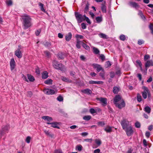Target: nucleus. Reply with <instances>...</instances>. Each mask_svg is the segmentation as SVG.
I'll return each instance as SVG.
<instances>
[{"mask_svg": "<svg viewBox=\"0 0 153 153\" xmlns=\"http://www.w3.org/2000/svg\"><path fill=\"white\" fill-rule=\"evenodd\" d=\"M104 130L107 132H110L112 131L111 127L109 126H107L105 128Z\"/></svg>", "mask_w": 153, "mask_h": 153, "instance_id": "38", "label": "nucleus"}, {"mask_svg": "<svg viewBox=\"0 0 153 153\" xmlns=\"http://www.w3.org/2000/svg\"><path fill=\"white\" fill-rule=\"evenodd\" d=\"M96 20L97 22L100 23L102 21V18L100 16L96 17Z\"/></svg>", "mask_w": 153, "mask_h": 153, "instance_id": "41", "label": "nucleus"}, {"mask_svg": "<svg viewBox=\"0 0 153 153\" xmlns=\"http://www.w3.org/2000/svg\"><path fill=\"white\" fill-rule=\"evenodd\" d=\"M120 91V88L118 87H114L113 91V93L115 94H117Z\"/></svg>", "mask_w": 153, "mask_h": 153, "instance_id": "24", "label": "nucleus"}, {"mask_svg": "<svg viewBox=\"0 0 153 153\" xmlns=\"http://www.w3.org/2000/svg\"><path fill=\"white\" fill-rule=\"evenodd\" d=\"M27 76L29 80L31 82H33L34 81L35 79L33 76L30 74H27Z\"/></svg>", "mask_w": 153, "mask_h": 153, "instance_id": "23", "label": "nucleus"}, {"mask_svg": "<svg viewBox=\"0 0 153 153\" xmlns=\"http://www.w3.org/2000/svg\"><path fill=\"white\" fill-rule=\"evenodd\" d=\"M130 5L132 6V7L135 8L139 7V6L138 4L135 2L130 1L129 3Z\"/></svg>", "mask_w": 153, "mask_h": 153, "instance_id": "20", "label": "nucleus"}, {"mask_svg": "<svg viewBox=\"0 0 153 153\" xmlns=\"http://www.w3.org/2000/svg\"><path fill=\"white\" fill-rule=\"evenodd\" d=\"M145 90H144L142 92V96L144 99H146L147 98V89H148L147 88L144 87Z\"/></svg>", "mask_w": 153, "mask_h": 153, "instance_id": "17", "label": "nucleus"}, {"mask_svg": "<svg viewBox=\"0 0 153 153\" xmlns=\"http://www.w3.org/2000/svg\"><path fill=\"white\" fill-rule=\"evenodd\" d=\"M105 72L104 70H102L100 73V76L102 78V79H105Z\"/></svg>", "mask_w": 153, "mask_h": 153, "instance_id": "33", "label": "nucleus"}, {"mask_svg": "<svg viewBox=\"0 0 153 153\" xmlns=\"http://www.w3.org/2000/svg\"><path fill=\"white\" fill-rule=\"evenodd\" d=\"M123 130L125 131L127 135L128 136H131L134 133L132 127L131 125Z\"/></svg>", "mask_w": 153, "mask_h": 153, "instance_id": "4", "label": "nucleus"}, {"mask_svg": "<svg viewBox=\"0 0 153 153\" xmlns=\"http://www.w3.org/2000/svg\"><path fill=\"white\" fill-rule=\"evenodd\" d=\"M10 68L11 71L13 70L15 67V62L13 58L12 59L10 62Z\"/></svg>", "mask_w": 153, "mask_h": 153, "instance_id": "14", "label": "nucleus"}, {"mask_svg": "<svg viewBox=\"0 0 153 153\" xmlns=\"http://www.w3.org/2000/svg\"><path fill=\"white\" fill-rule=\"evenodd\" d=\"M72 34L71 32H69L68 34H66L65 36V40L67 41H69L71 39L72 37Z\"/></svg>", "mask_w": 153, "mask_h": 153, "instance_id": "18", "label": "nucleus"}, {"mask_svg": "<svg viewBox=\"0 0 153 153\" xmlns=\"http://www.w3.org/2000/svg\"><path fill=\"white\" fill-rule=\"evenodd\" d=\"M10 127L8 125L3 126L0 132V137H1L2 135L5 134L6 133H7Z\"/></svg>", "mask_w": 153, "mask_h": 153, "instance_id": "3", "label": "nucleus"}, {"mask_svg": "<svg viewBox=\"0 0 153 153\" xmlns=\"http://www.w3.org/2000/svg\"><path fill=\"white\" fill-rule=\"evenodd\" d=\"M100 58L102 59V61H103L105 59V56L103 54H101L100 55Z\"/></svg>", "mask_w": 153, "mask_h": 153, "instance_id": "55", "label": "nucleus"}, {"mask_svg": "<svg viewBox=\"0 0 153 153\" xmlns=\"http://www.w3.org/2000/svg\"><path fill=\"white\" fill-rule=\"evenodd\" d=\"M75 15L78 23H81L83 21L85 20L84 18L81 14H79L77 12H75Z\"/></svg>", "mask_w": 153, "mask_h": 153, "instance_id": "6", "label": "nucleus"}, {"mask_svg": "<svg viewBox=\"0 0 153 153\" xmlns=\"http://www.w3.org/2000/svg\"><path fill=\"white\" fill-rule=\"evenodd\" d=\"M39 5L40 7L41 10L43 11H45V10L44 9V7H43L44 4H42L41 3L39 2Z\"/></svg>", "mask_w": 153, "mask_h": 153, "instance_id": "43", "label": "nucleus"}, {"mask_svg": "<svg viewBox=\"0 0 153 153\" xmlns=\"http://www.w3.org/2000/svg\"><path fill=\"white\" fill-rule=\"evenodd\" d=\"M120 39L123 41H124L126 39V36L124 35H122L120 36Z\"/></svg>", "mask_w": 153, "mask_h": 153, "instance_id": "48", "label": "nucleus"}, {"mask_svg": "<svg viewBox=\"0 0 153 153\" xmlns=\"http://www.w3.org/2000/svg\"><path fill=\"white\" fill-rule=\"evenodd\" d=\"M122 100V97L120 95H116L114 99V102L115 104L117 103V102L120 100Z\"/></svg>", "mask_w": 153, "mask_h": 153, "instance_id": "13", "label": "nucleus"}, {"mask_svg": "<svg viewBox=\"0 0 153 153\" xmlns=\"http://www.w3.org/2000/svg\"><path fill=\"white\" fill-rule=\"evenodd\" d=\"M103 82L101 81H96L91 80L89 82V83L90 84H101Z\"/></svg>", "mask_w": 153, "mask_h": 153, "instance_id": "22", "label": "nucleus"}, {"mask_svg": "<svg viewBox=\"0 0 153 153\" xmlns=\"http://www.w3.org/2000/svg\"><path fill=\"white\" fill-rule=\"evenodd\" d=\"M76 37L77 38H79L80 39H82L83 38V37L82 36L80 35L77 34L76 36Z\"/></svg>", "mask_w": 153, "mask_h": 153, "instance_id": "61", "label": "nucleus"}, {"mask_svg": "<svg viewBox=\"0 0 153 153\" xmlns=\"http://www.w3.org/2000/svg\"><path fill=\"white\" fill-rule=\"evenodd\" d=\"M44 132L46 135L50 137H52L53 136V135L52 134L51 132H49V131H47L46 130H44Z\"/></svg>", "mask_w": 153, "mask_h": 153, "instance_id": "27", "label": "nucleus"}, {"mask_svg": "<svg viewBox=\"0 0 153 153\" xmlns=\"http://www.w3.org/2000/svg\"><path fill=\"white\" fill-rule=\"evenodd\" d=\"M115 105L119 109L124 107L126 105L125 102L123 99L121 100V102L120 104L117 103Z\"/></svg>", "mask_w": 153, "mask_h": 153, "instance_id": "11", "label": "nucleus"}, {"mask_svg": "<svg viewBox=\"0 0 153 153\" xmlns=\"http://www.w3.org/2000/svg\"><path fill=\"white\" fill-rule=\"evenodd\" d=\"M137 100L138 102H140L142 101V99L141 95L140 94H137Z\"/></svg>", "mask_w": 153, "mask_h": 153, "instance_id": "39", "label": "nucleus"}, {"mask_svg": "<svg viewBox=\"0 0 153 153\" xmlns=\"http://www.w3.org/2000/svg\"><path fill=\"white\" fill-rule=\"evenodd\" d=\"M22 19L23 20V24L24 26V29H27L30 27L31 25V18L28 15L25 14L22 16Z\"/></svg>", "mask_w": 153, "mask_h": 153, "instance_id": "1", "label": "nucleus"}, {"mask_svg": "<svg viewBox=\"0 0 153 153\" xmlns=\"http://www.w3.org/2000/svg\"><path fill=\"white\" fill-rule=\"evenodd\" d=\"M54 153H63L61 149H56L55 150Z\"/></svg>", "mask_w": 153, "mask_h": 153, "instance_id": "56", "label": "nucleus"}, {"mask_svg": "<svg viewBox=\"0 0 153 153\" xmlns=\"http://www.w3.org/2000/svg\"><path fill=\"white\" fill-rule=\"evenodd\" d=\"M31 139V137H30L27 136L25 140V141L27 143H29L30 142Z\"/></svg>", "mask_w": 153, "mask_h": 153, "instance_id": "47", "label": "nucleus"}, {"mask_svg": "<svg viewBox=\"0 0 153 153\" xmlns=\"http://www.w3.org/2000/svg\"><path fill=\"white\" fill-rule=\"evenodd\" d=\"M62 79L63 81L67 82H71V81L70 79L65 77H63Z\"/></svg>", "mask_w": 153, "mask_h": 153, "instance_id": "32", "label": "nucleus"}, {"mask_svg": "<svg viewBox=\"0 0 153 153\" xmlns=\"http://www.w3.org/2000/svg\"><path fill=\"white\" fill-rule=\"evenodd\" d=\"M138 15L141 17V18L143 20H145L146 19L145 16L143 15V14L141 10L139 11Z\"/></svg>", "mask_w": 153, "mask_h": 153, "instance_id": "31", "label": "nucleus"}, {"mask_svg": "<svg viewBox=\"0 0 153 153\" xmlns=\"http://www.w3.org/2000/svg\"><path fill=\"white\" fill-rule=\"evenodd\" d=\"M144 111L148 114H149L150 113L151 111V108L148 106H146L144 109Z\"/></svg>", "mask_w": 153, "mask_h": 153, "instance_id": "25", "label": "nucleus"}, {"mask_svg": "<svg viewBox=\"0 0 153 153\" xmlns=\"http://www.w3.org/2000/svg\"><path fill=\"white\" fill-rule=\"evenodd\" d=\"M52 80L51 79H49L46 80L45 82V83L47 84H50L52 83Z\"/></svg>", "mask_w": 153, "mask_h": 153, "instance_id": "42", "label": "nucleus"}, {"mask_svg": "<svg viewBox=\"0 0 153 153\" xmlns=\"http://www.w3.org/2000/svg\"><path fill=\"white\" fill-rule=\"evenodd\" d=\"M21 48L16 50L15 52V55L19 58H21L22 56V53L20 50Z\"/></svg>", "mask_w": 153, "mask_h": 153, "instance_id": "12", "label": "nucleus"}, {"mask_svg": "<svg viewBox=\"0 0 153 153\" xmlns=\"http://www.w3.org/2000/svg\"><path fill=\"white\" fill-rule=\"evenodd\" d=\"M90 112L91 114H94L96 113L95 110L93 108H91L90 109Z\"/></svg>", "mask_w": 153, "mask_h": 153, "instance_id": "51", "label": "nucleus"}, {"mask_svg": "<svg viewBox=\"0 0 153 153\" xmlns=\"http://www.w3.org/2000/svg\"><path fill=\"white\" fill-rule=\"evenodd\" d=\"M42 118L44 120H46L48 122H50L53 120V119L51 117L47 116H45L42 117Z\"/></svg>", "mask_w": 153, "mask_h": 153, "instance_id": "19", "label": "nucleus"}, {"mask_svg": "<svg viewBox=\"0 0 153 153\" xmlns=\"http://www.w3.org/2000/svg\"><path fill=\"white\" fill-rule=\"evenodd\" d=\"M136 62L137 63V64L139 66H142V64L141 63V62L139 60H137L136 61Z\"/></svg>", "mask_w": 153, "mask_h": 153, "instance_id": "62", "label": "nucleus"}, {"mask_svg": "<svg viewBox=\"0 0 153 153\" xmlns=\"http://www.w3.org/2000/svg\"><path fill=\"white\" fill-rule=\"evenodd\" d=\"M144 41L143 40L139 39L138 41V44L139 45H141L143 44L144 43Z\"/></svg>", "mask_w": 153, "mask_h": 153, "instance_id": "53", "label": "nucleus"}, {"mask_svg": "<svg viewBox=\"0 0 153 153\" xmlns=\"http://www.w3.org/2000/svg\"><path fill=\"white\" fill-rule=\"evenodd\" d=\"M82 27L83 29H85L86 27V24L83 23L81 24Z\"/></svg>", "mask_w": 153, "mask_h": 153, "instance_id": "64", "label": "nucleus"}, {"mask_svg": "<svg viewBox=\"0 0 153 153\" xmlns=\"http://www.w3.org/2000/svg\"><path fill=\"white\" fill-rule=\"evenodd\" d=\"M153 66V61L152 60L147 61L145 63V67L146 68V72L147 70V68L150 66Z\"/></svg>", "mask_w": 153, "mask_h": 153, "instance_id": "10", "label": "nucleus"}, {"mask_svg": "<svg viewBox=\"0 0 153 153\" xmlns=\"http://www.w3.org/2000/svg\"><path fill=\"white\" fill-rule=\"evenodd\" d=\"M91 118V117L90 115L85 116L83 117V119L86 121L89 120Z\"/></svg>", "mask_w": 153, "mask_h": 153, "instance_id": "35", "label": "nucleus"}, {"mask_svg": "<svg viewBox=\"0 0 153 153\" xmlns=\"http://www.w3.org/2000/svg\"><path fill=\"white\" fill-rule=\"evenodd\" d=\"M7 4L9 5H11L12 4V1L11 0H7L6 2Z\"/></svg>", "mask_w": 153, "mask_h": 153, "instance_id": "52", "label": "nucleus"}, {"mask_svg": "<svg viewBox=\"0 0 153 153\" xmlns=\"http://www.w3.org/2000/svg\"><path fill=\"white\" fill-rule=\"evenodd\" d=\"M106 6L104 4H102L101 10L102 12L104 13H105L106 12Z\"/></svg>", "mask_w": 153, "mask_h": 153, "instance_id": "29", "label": "nucleus"}, {"mask_svg": "<svg viewBox=\"0 0 153 153\" xmlns=\"http://www.w3.org/2000/svg\"><path fill=\"white\" fill-rule=\"evenodd\" d=\"M43 44L46 47H49L51 45V42H49L47 41L44 42Z\"/></svg>", "mask_w": 153, "mask_h": 153, "instance_id": "34", "label": "nucleus"}, {"mask_svg": "<svg viewBox=\"0 0 153 153\" xmlns=\"http://www.w3.org/2000/svg\"><path fill=\"white\" fill-rule=\"evenodd\" d=\"M85 19V20L89 24H91V22H90L89 19V18L87 17H86L85 19Z\"/></svg>", "mask_w": 153, "mask_h": 153, "instance_id": "63", "label": "nucleus"}, {"mask_svg": "<svg viewBox=\"0 0 153 153\" xmlns=\"http://www.w3.org/2000/svg\"><path fill=\"white\" fill-rule=\"evenodd\" d=\"M48 72L47 71H44L42 74V78L43 79H45L48 77Z\"/></svg>", "mask_w": 153, "mask_h": 153, "instance_id": "21", "label": "nucleus"}, {"mask_svg": "<svg viewBox=\"0 0 153 153\" xmlns=\"http://www.w3.org/2000/svg\"><path fill=\"white\" fill-rule=\"evenodd\" d=\"M146 91H147V94H147L148 95V99L149 100H150L151 99V94L148 89H147Z\"/></svg>", "mask_w": 153, "mask_h": 153, "instance_id": "46", "label": "nucleus"}, {"mask_svg": "<svg viewBox=\"0 0 153 153\" xmlns=\"http://www.w3.org/2000/svg\"><path fill=\"white\" fill-rule=\"evenodd\" d=\"M45 53L46 55L48 57H49L50 56V52L47 51H45Z\"/></svg>", "mask_w": 153, "mask_h": 153, "instance_id": "57", "label": "nucleus"}, {"mask_svg": "<svg viewBox=\"0 0 153 153\" xmlns=\"http://www.w3.org/2000/svg\"><path fill=\"white\" fill-rule=\"evenodd\" d=\"M45 94L47 95H53L56 94L57 92V91L45 88L43 91Z\"/></svg>", "mask_w": 153, "mask_h": 153, "instance_id": "5", "label": "nucleus"}, {"mask_svg": "<svg viewBox=\"0 0 153 153\" xmlns=\"http://www.w3.org/2000/svg\"><path fill=\"white\" fill-rule=\"evenodd\" d=\"M122 128L125 129V128L129 126L130 125H128V122L126 119L123 120L121 123Z\"/></svg>", "mask_w": 153, "mask_h": 153, "instance_id": "7", "label": "nucleus"}, {"mask_svg": "<svg viewBox=\"0 0 153 153\" xmlns=\"http://www.w3.org/2000/svg\"><path fill=\"white\" fill-rule=\"evenodd\" d=\"M81 45L85 49L87 50H89L90 49L89 47L87 45L84 43L83 42H81Z\"/></svg>", "mask_w": 153, "mask_h": 153, "instance_id": "28", "label": "nucleus"}, {"mask_svg": "<svg viewBox=\"0 0 153 153\" xmlns=\"http://www.w3.org/2000/svg\"><path fill=\"white\" fill-rule=\"evenodd\" d=\"M93 139H85L84 140V141L86 142H89L90 143L92 142Z\"/></svg>", "mask_w": 153, "mask_h": 153, "instance_id": "54", "label": "nucleus"}, {"mask_svg": "<svg viewBox=\"0 0 153 153\" xmlns=\"http://www.w3.org/2000/svg\"><path fill=\"white\" fill-rule=\"evenodd\" d=\"M53 65L56 69L62 71H65V69L64 65L61 63H59L56 60H54L53 62Z\"/></svg>", "mask_w": 153, "mask_h": 153, "instance_id": "2", "label": "nucleus"}, {"mask_svg": "<svg viewBox=\"0 0 153 153\" xmlns=\"http://www.w3.org/2000/svg\"><path fill=\"white\" fill-rule=\"evenodd\" d=\"M57 100L59 102H62L63 101V98L62 96L59 95L57 98Z\"/></svg>", "mask_w": 153, "mask_h": 153, "instance_id": "45", "label": "nucleus"}, {"mask_svg": "<svg viewBox=\"0 0 153 153\" xmlns=\"http://www.w3.org/2000/svg\"><path fill=\"white\" fill-rule=\"evenodd\" d=\"M76 148L77 150L79 151H80L82 150V146L81 145H78L76 146Z\"/></svg>", "mask_w": 153, "mask_h": 153, "instance_id": "44", "label": "nucleus"}, {"mask_svg": "<svg viewBox=\"0 0 153 153\" xmlns=\"http://www.w3.org/2000/svg\"><path fill=\"white\" fill-rule=\"evenodd\" d=\"M89 4L88 3H87L86 4L85 7L84 8V13H87L88 12V10H89Z\"/></svg>", "mask_w": 153, "mask_h": 153, "instance_id": "30", "label": "nucleus"}, {"mask_svg": "<svg viewBox=\"0 0 153 153\" xmlns=\"http://www.w3.org/2000/svg\"><path fill=\"white\" fill-rule=\"evenodd\" d=\"M105 124L104 122H99L98 123V125L101 127H103Z\"/></svg>", "mask_w": 153, "mask_h": 153, "instance_id": "49", "label": "nucleus"}, {"mask_svg": "<svg viewBox=\"0 0 153 153\" xmlns=\"http://www.w3.org/2000/svg\"><path fill=\"white\" fill-rule=\"evenodd\" d=\"M83 42L82 41H81L79 40L78 39H77L76 44V47L78 48L79 49L81 48L80 45H81V42Z\"/></svg>", "mask_w": 153, "mask_h": 153, "instance_id": "26", "label": "nucleus"}, {"mask_svg": "<svg viewBox=\"0 0 153 153\" xmlns=\"http://www.w3.org/2000/svg\"><path fill=\"white\" fill-rule=\"evenodd\" d=\"M47 124H48L51 125V127L54 128H59V127L58 126V125L59 123L57 122H54L53 123L48 122Z\"/></svg>", "mask_w": 153, "mask_h": 153, "instance_id": "15", "label": "nucleus"}, {"mask_svg": "<svg viewBox=\"0 0 153 153\" xmlns=\"http://www.w3.org/2000/svg\"><path fill=\"white\" fill-rule=\"evenodd\" d=\"M41 29H39L38 30H36L35 32V34H36V36H38L39 34L41 32Z\"/></svg>", "mask_w": 153, "mask_h": 153, "instance_id": "60", "label": "nucleus"}, {"mask_svg": "<svg viewBox=\"0 0 153 153\" xmlns=\"http://www.w3.org/2000/svg\"><path fill=\"white\" fill-rule=\"evenodd\" d=\"M93 68L94 69H96L97 71L98 72H100V71H102L104 70L101 65L97 64H93L92 65Z\"/></svg>", "mask_w": 153, "mask_h": 153, "instance_id": "9", "label": "nucleus"}, {"mask_svg": "<svg viewBox=\"0 0 153 153\" xmlns=\"http://www.w3.org/2000/svg\"><path fill=\"white\" fill-rule=\"evenodd\" d=\"M95 142L98 146H100L102 143L100 139H95Z\"/></svg>", "mask_w": 153, "mask_h": 153, "instance_id": "37", "label": "nucleus"}, {"mask_svg": "<svg viewBox=\"0 0 153 153\" xmlns=\"http://www.w3.org/2000/svg\"><path fill=\"white\" fill-rule=\"evenodd\" d=\"M135 126L137 128H140V123L139 122H136L135 124Z\"/></svg>", "mask_w": 153, "mask_h": 153, "instance_id": "50", "label": "nucleus"}, {"mask_svg": "<svg viewBox=\"0 0 153 153\" xmlns=\"http://www.w3.org/2000/svg\"><path fill=\"white\" fill-rule=\"evenodd\" d=\"M33 95L32 92L31 91H29L27 92V97H31Z\"/></svg>", "mask_w": 153, "mask_h": 153, "instance_id": "58", "label": "nucleus"}, {"mask_svg": "<svg viewBox=\"0 0 153 153\" xmlns=\"http://www.w3.org/2000/svg\"><path fill=\"white\" fill-rule=\"evenodd\" d=\"M93 50L94 52L96 54H98L100 52L99 50L97 48L94 47Z\"/></svg>", "mask_w": 153, "mask_h": 153, "instance_id": "40", "label": "nucleus"}, {"mask_svg": "<svg viewBox=\"0 0 153 153\" xmlns=\"http://www.w3.org/2000/svg\"><path fill=\"white\" fill-rule=\"evenodd\" d=\"M99 35L101 38L104 39H107V36L105 34L101 33Z\"/></svg>", "mask_w": 153, "mask_h": 153, "instance_id": "36", "label": "nucleus"}, {"mask_svg": "<svg viewBox=\"0 0 153 153\" xmlns=\"http://www.w3.org/2000/svg\"><path fill=\"white\" fill-rule=\"evenodd\" d=\"M81 92L84 94H90L92 93V91L91 90L88 88L82 90Z\"/></svg>", "mask_w": 153, "mask_h": 153, "instance_id": "16", "label": "nucleus"}, {"mask_svg": "<svg viewBox=\"0 0 153 153\" xmlns=\"http://www.w3.org/2000/svg\"><path fill=\"white\" fill-rule=\"evenodd\" d=\"M58 59H64V57L61 54H59L58 55Z\"/></svg>", "mask_w": 153, "mask_h": 153, "instance_id": "59", "label": "nucleus"}, {"mask_svg": "<svg viewBox=\"0 0 153 153\" xmlns=\"http://www.w3.org/2000/svg\"><path fill=\"white\" fill-rule=\"evenodd\" d=\"M97 100L100 102L102 105L105 106L107 105V99L106 98L103 97H100L97 98Z\"/></svg>", "mask_w": 153, "mask_h": 153, "instance_id": "8", "label": "nucleus"}]
</instances>
